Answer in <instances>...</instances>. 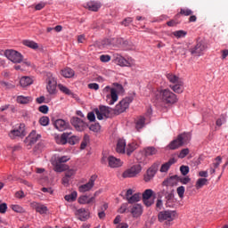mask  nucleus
I'll return each instance as SVG.
<instances>
[{"label": "nucleus", "mask_w": 228, "mask_h": 228, "mask_svg": "<svg viewBox=\"0 0 228 228\" xmlns=\"http://www.w3.org/2000/svg\"><path fill=\"white\" fill-rule=\"evenodd\" d=\"M61 76H63V77L70 78V77H74L75 72H74V69L70 68H66L61 70Z\"/></svg>", "instance_id": "nucleus-29"}, {"label": "nucleus", "mask_w": 228, "mask_h": 228, "mask_svg": "<svg viewBox=\"0 0 228 228\" xmlns=\"http://www.w3.org/2000/svg\"><path fill=\"white\" fill-rule=\"evenodd\" d=\"M89 129L90 131H94V133H99V131H101V125H99V123H95L91 125Z\"/></svg>", "instance_id": "nucleus-50"}, {"label": "nucleus", "mask_w": 228, "mask_h": 228, "mask_svg": "<svg viewBox=\"0 0 228 228\" xmlns=\"http://www.w3.org/2000/svg\"><path fill=\"white\" fill-rule=\"evenodd\" d=\"M180 172L183 175H188V174L190 173V167H188V166H182L180 167Z\"/></svg>", "instance_id": "nucleus-52"}, {"label": "nucleus", "mask_w": 228, "mask_h": 228, "mask_svg": "<svg viewBox=\"0 0 228 228\" xmlns=\"http://www.w3.org/2000/svg\"><path fill=\"white\" fill-rule=\"evenodd\" d=\"M76 216L81 222H86L90 218V211L86 208H79L76 211Z\"/></svg>", "instance_id": "nucleus-16"}, {"label": "nucleus", "mask_w": 228, "mask_h": 228, "mask_svg": "<svg viewBox=\"0 0 228 228\" xmlns=\"http://www.w3.org/2000/svg\"><path fill=\"white\" fill-rule=\"evenodd\" d=\"M46 84L47 92L51 94H56V86L58 85V82L53 73L46 74Z\"/></svg>", "instance_id": "nucleus-4"}, {"label": "nucleus", "mask_w": 228, "mask_h": 228, "mask_svg": "<svg viewBox=\"0 0 228 228\" xmlns=\"http://www.w3.org/2000/svg\"><path fill=\"white\" fill-rule=\"evenodd\" d=\"M31 208L39 213L40 215H45L48 211L47 207L45 205H42L38 202H32Z\"/></svg>", "instance_id": "nucleus-18"}, {"label": "nucleus", "mask_w": 228, "mask_h": 228, "mask_svg": "<svg viewBox=\"0 0 228 228\" xmlns=\"http://www.w3.org/2000/svg\"><path fill=\"white\" fill-rule=\"evenodd\" d=\"M142 199L141 193H134L130 198L126 199L128 204H134L135 202H140V200Z\"/></svg>", "instance_id": "nucleus-33"}, {"label": "nucleus", "mask_w": 228, "mask_h": 228, "mask_svg": "<svg viewBox=\"0 0 228 228\" xmlns=\"http://www.w3.org/2000/svg\"><path fill=\"white\" fill-rule=\"evenodd\" d=\"M166 77H167V79H168L169 82L172 83L173 85H175V83H179L180 81L183 80V79L179 78V77L174 75L173 73H167V74H166Z\"/></svg>", "instance_id": "nucleus-30"}, {"label": "nucleus", "mask_w": 228, "mask_h": 228, "mask_svg": "<svg viewBox=\"0 0 228 228\" xmlns=\"http://www.w3.org/2000/svg\"><path fill=\"white\" fill-rule=\"evenodd\" d=\"M175 216V212H172L170 210L161 211L158 215L159 222H165V220H167V222H172Z\"/></svg>", "instance_id": "nucleus-13"}, {"label": "nucleus", "mask_w": 228, "mask_h": 228, "mask_svg": "<svg viewBox=\"0 0 228 228\" xmlns=\"http://www.w3.org/2000/svg\"><path fill=\"white\" fill-rule=\"evenodd\" d=\"M154 195V191L151 189H146L142 192V202L147 208H151L152 204H154V200H151V197Z\"/></svg>", "instance_id": "nucleus-12"}, {"label": "nucleus", "mask_w": 228, "mask_h": 228, "mask_svg": "<svg viewBox=\"0 0 228 228\" xmlns=\"http://www.w3.org/2000/svg\"><path fill=\"white\" fill-rule=\"evenodd\" d=\"M16 101L19 104H29V102H33V98L29 96L20 95L17 97Z\"/></svg>", "instance_id": "nucleus-27"}, {"label": "nucleus", "mask_w": 228, "mask_h": 228, "mask_svg": "<svg viewBox=\"0 0 228 228\" xmlns=\"http://www.w3.org/2000/svg\"><path fill=\"white\" fill-rule=\"evenodd\" d=\"M127 206H128L127 203L122 204L118 209V213H120V214L126 213V211H127Z\"/></svg>", "instance_id": "nucleus-63"}, {"label": "nucleus", "mask_w": 228, "mask_h": 228, "mask_svg": "<svg viewBox=\"0 0 228 228\" xmlns=\"http://www.w3.org/2000/svg\"><path fill=\"white\" fill-rule=\"evenodd\" d=\"M169 88H171V90H173L175 94H183V92H184V82H183V80H180L175 85L169 86Z\"/></svg>", "instance_id": "nucleus-21"}, {"label": "nucleus", "mask_w": 228, "mask_h": 228, "mask_svg": "<svg viewBox=\"0 0 228 228\" xmlns=\"http://www.w3.org/2000/svg\"><path fill=\"white\" fill-rule=\"evenodd\" d=\"M69 122H66L63 119H57L54 122V127L58 130V131H65L67 129H69Z\"/></svg>", "instance_id": "nucleus-20"}, {"label": "nucleus", "mask_w": 228, "mask_h": 228, "mask_svg": "<svg viewBox=\"0 0 228 228\" xmlns=\"http://www.w3.org/2000/svg\"><path fill=\"white\" fill-rule=\"evenodd\" d=\"M68 167L65 164H61L60 162H55L54 170L55 172H64L67 170Z\"/></svg>", "instance_id": "nucleus-36"}, {"label": "nucleus", "mask_w": 228, "mask_h": 228, "mask_svg": "<svg viewBox=\"0 0 228 228\" xmlns=\"http://www.w3.org/2000/svg\"><path fill=\"white\" fill-rule=\"evenodd\" d=\"M176 191H177L178 197H180V199H183V197H184V191H185L184 186L178 187L176 189Z\"/></svg>", "instance_id": "nucleus-56"}, {"label": "nucleus", "mask_w": 228, "mask_h": 228, "mask_svg": "<svg viewBox=\"0 0 228 228\" xmlns=\"http://www.w3.org/2000/svg\"><path fill=\"white\" fill-rule=\"evenodd\" d=\"M169 191H174V188L170 186H164V188L161 191V194L167 195Z\"/></svg>", "instance_id": "nucleus-59"}, {"label": "nucleus", "mask_w": 228, "mask_h": 228, "mask_svg": "<svg viewBox=\"0 0 228 228\" xmlns=\"http://www.w3.org/2000/svg\"><path fill=\"white\" fill-rule=\"evenodd\" d=\"M190 154V150L188 148L183 149L179 155L178 158H180L181 159H183V158H186L187 155Z\"/></svg>", "instance_id": "nucleus-49"}, {"label": "nucleus", "mask_w": 228, "mask_h": 228, "mask_svg": "<svg viewBox=\"0 0 228 228\" xmlns=\"http://www.w3.org/2000/svg\"><path fill=\"white\" fill-rule=\"evenodd\" d=\"M65 175L70 179L76 175V169H69L65 172Z\"/></svg>", "instance_id": "nucleus-60"}, {"label": "nucleus", "mask_w": 228, "mask_h": 228, "mask_svg": "<svg viewBox=\"0 0 228 228\" xmlns=\"http://www.w3.org/2000/svg\"><path fill=\"white\" fill-rule=\"evenodd\" d=\"M138 149V144L136 142H130L126 146V154L127 156H131L134 151Z\"/></svg>", "instance_id": "nucleus-32"}, {"label": "nucleus", "mask_w": 228, "mask_h": 228, "mask_svg": "<svg viewBox=\"0 0 228 228\" xmlns=\"http://www.w3.org/2000/svg\"><path fill=\"white\" fill-rule=\"evenodd\" d=\"M161 208H163V200H161V195L159 194V199L157 200L156 203V208L161 209Z\"/></svg>", "instance_id": "nucleus-62"}, {"label": "nucleus", "mask_w": 228, "mask_h": 228, "mask_svg": "<svg viewBox=\"0 0 228 228\" xmlns=\"http://www.w3.org/2000/svg\"><path fill=\"white\" fill-rule=\"evenodd\" d=\"M95 179H97V176H91L87 183L82 184L78 187V191H80V193L90 191V190H92L95 184Z\"/></svg>", "instance_id": "nucleus-14"}, {"label": "nucleus", "mask_w": 228, "mask_h": 228, "mask_svg": "<svg viewBox=\"0 0 228 228\" xmlns=\"http://www.w3.org/2000/svg\"><path fill=\"white\" fill-rule=\"evenodd\" d=\"M129 104H131V98H125L120 101L114 109L115 115H120V113H124V111L129 108Z\"/></svg>", "instance_id": "nucleus-6"}, {"label": "nucleus", "mask_w": 228, "mask_h": 228, "mask_svg": "<svg viewBox=\"0 0 228 228\" xmlns=\"http://www.w3.org/2000/svg\"><path fill=\"white\" fill-rule=\"evenodd\" d=\"M206 49H208L206 43H204V41H200L197 43L195 47H193L191 50V53L194 56H202V54H204V51H206Z\"/></svg>", "instance_id": "nucleus-11"}, {"label": "nucleus", "mask_w": 228, "mask_h": 228, "mask_svg": "<svg viewBox=\"0 0 228 228\" xmlns=\"http://www.w3.org/2000/svg\"><path fill=\"white\" fill-rule=\"evenodd\" d=\"M57 86L62 94H65V95H72V91H70V89H69L67 86H63L62 84H59Z\"/></svg>", "instance_id": "nucleus-37"}, {"label": "nucleus", "mask_w": 228, "mask_h": 228, "mask_svg": "<svg viewBox=\"0 0 228 228\" xmlns=\"http://www.w3.org/2000/svg\"><path fill=\"white\" fill-rule=\"evenodd\" d=\"M90 138L88 137V135H85L84 136V140L83 142H81V145H80V149H86V145H88V142H89Z\"/></svg>", "instance_id": "nucleus-55"}, {"label": "nucleus", "mask_w": 228, "mask_h": 228, "mask_svg": "<svg viewBox=\"0 0 228 228\" xmlns=\"http://www.w3.org/2000/svg\"><path fill=\"white\" fill-rule=\"evenodd\" d=\"M69 136H70V134L69 133H63L61 137L56 139L57 143L60 145H65L68 142Z\"/></svg>", "instance_id": "nucleus-28"}, {"label": "nucleus", "mask_w": 228, "mask_h": 228, "mask_svg": "<svg viewBox=\"0 0 228 228\" xmlns=\"http://www.w3.org/2000/svg\"><path fill=\"white\" fill-rule=\"evenodd\" d=\"M208 184V179L207 178H200L196 182V189L200 190L203 186H206Z\"/></svg>", "instance_id": "nucleus-35"}, {"label": "nucleus", "mask_w": 228, "mask_h": 228, "mask_svg": "<svg viewBox=\"0 0 228 228\" xmlns=\"http://www.w3.org/2000/svg\"><path fill=\"white\" fill-rule=\"evenodd\" d=\"M225 122H227V118L224 115H221L220 118L216 120V125L217 127H222Z\"/></svg>", "instance_id": "nucleus-41"}, {"label": "nucleus", "mask_w": 228, "mask_h": 228, "mask_svg": "<svg viewBox=\"0 0 228 228\" xmlns=\"http://www.w3.org/2000/svg\"><path fill=\"white\" fill-rule=\"evenodd\" d=\"M4 54L12 63H20L22 61V54L15 50H6Z\"/></svg>", "instance_id": "nucleus-5"}, {"label": "nucleus", "mask_w": 228, "mask_h": 228, "mask_svg": "<svg viewBox=\"0 0 228 228\" xmlns=\"http://www.w3.org/2000/svg\"><path fill=\"white\" fill-rule=\"evenodd\" d=\"M178 179H179V176L177 175L170 176L167 180L163 181L162 185L174 188V186H175V184H177Z\"/></svg>", "instance_id": "nucleus-22"}, {"label": "nucleus", "mask_w": 228, "mask_h": 228, "mask_svg": "<svg viewBox=\"0 0 228 228\" xmlns=\"http://www.w3.org/2000/svg\"><path fill=\"white\" fill-rule=\"evenodd\" d=\"M179 15H184L185 17H190V15H193V11H191V9H181Z\"/></svg>", "instance_id": "nucleus-43"}, {"label": "nucleus", "mask_w": 228, "mask_h": 228, "mask_svg": "<svg viewBox=\"0 0 228 228\" xmlns=\"http://www.w3.org/2000/svg\"><path fill=\"white\" fill-rule=\"evenodd\" d=\"M173 35L176 38H183V37H186L187 32L184 30H176V31L173 32Z\"/></svg>", "instance_id": "nucleus-45"}, {"label": "nucleus", "mask_w": 228, "mask_h": 228, "mask_svg": "<svg viewBox=\"0 0 228 228\" xmlns=\"http://www.w3.org/2000/svg\"><path fill=\"white\" fill-rule=\"evenodd\" d=\"M158 172V168L154 166L151 167L146 174L144 175V181L145 183H151L152 179H154V175H156V173Z\"/></svg>", "instance_id": "nucleus-17"}, {"label": "nucleus", "mask_w": 228, "mask_h": 228, "mask_svg": "<svg viewBox=\"0 0 228 228\" xmlns=\"http://www.w3.org/2000/svg\"><path fill=\"white\" fill-rule=\"evenodd\" d=\"M23 45L30 47V49H38V44L34 41L25 40L23 41Z\"/></svg>", "instance_id": "nucleus-40"}, {"label": "nucleus", "mask_w": 228, "mask_h": 228, "mask_svg": "<svg viewBox=\"0 0 228 228\" xmlns=\"http://www.w3.org/2000/svg\"><path fill=\"white\" fill-rule=\"evenodd\" d=\"M102 94L104 97H106V101L108 104L110 106L115 104L118 101V94H117V89L107 86L102 90Z\"/></svg>", "instance_id": "nucleus-3"}, {"label": "nucleus", "mask_w": 228, "mask_h": 228, "mask_svg": "<svg viewBox=\"0 0 228 228\" xmlns=\"http://www.w3.org/2000/svg\"><path fill=\"white\" fill-rule=\"evenodd\" d=\"M10 138L14 140V138L26 136V125L20 124L18 127L14 128L9 133Z\"/></svg>", "instance_id": "nucleus-8"}, {"label": "nucleus", "mask_w": 228, "mask_h": 228, "mask_svg": "<svg viewBox=\"0 0 228 228\" xmlns=\"http://www.w3.org/2000/svg\"><path fill=\"white\" fill-rule=\"evenodd\" d=\"M68 143H69V145H76V143H79V137L76 135L68 137Z\"/></svg>", "instance_id": "nucleus-42"}, {"label": "nucleus", "mask_w": 228, "mask_h": 228, "mask_svg": "<svg viewBox=\"0 0 228 228\" xmlns=\"http://www.w3.org/2000/svg\"><path fill=\"white\" fill-rule=\"evenodd\" d=\"M131 22H133V18H126V19L121 22V24H122L123 26L127 27V26H129V25L131 24Z\"/></svg>", "instance_id": "nucleus-64"}, {"label": "nucleus", "mask_w": 228, "mask_h": 228, "mask_svg": "<svg viewBox=\"0 0 228 228\" xmlns=\"http://www.w3.org/2000/svg\"><path fill=\"white\" fill-rule=\"evenodd\" d=\"M69 159H70V158H69L68 156L58 157L56 159V162L63 164V163H67Z\"/></svg>", "instance_id": "nucleus-54"}, {"label": "nucleus", "mask_w": 228, "mask_h": 228, "mask_svg": "<svg viewBox=\"0 0 228 228\" xmlns=\"http://www.w3.org/2000/svg\"><path fill=\"white\" fill-rule=\"evenodd\" d=\"M142 172V166L141 165H134L132 167L126 169L123 174L122 177L124 179H127L129 177H136L138 174Z\"/></svg>", "instance_id": "nucleus-7"}, {"label": "nucleus", "mask_w": 228, "mask_h": 228, "mask_svg": "<svg viewBox=\"0 0 228 228\" xmlns=\"http://www.w3.org/2000/svg\"><path fill=\"white\" fill-rule=\"evenodd\" d=\"M191 140V133H183L180 134L176 139L172 141L168 147L171 151H175V149H179V147H183V145H186Z\"/></svg>", "instance_id": "nucleus-2"}, {"label": "nucleus", "mask_w": 228, "mask_h": 228, "mask_svg": "<svg viewBox=\"0 0 228 228\" xmlns=\"http://www.w3.org/2000/svg\"><path fill=\"white\" fill-rule=\"evenodd\" d=\"M11 208L12 211H14L15 213H26V210L24 209V208H22L20 205H12Z\"/></svg>", "instance_id": "nucleus-44"}, {"label": "nucleus", "mask_w": 228, "mask_h": 228, "mask_svg": "<svg viewBox=\"0 0 228 228\" xmlns=\"http://www.w3.org/2000/svg\"><path fill=\"white\" fill-rule=\"evenodd\" d=\"M99 110L103 114L104 117H110V108L106 106H100Z\"/></svg>", "instance_id": "nucleus-46"}, {"label": "nucleus", "mask_w": 228, "mask_h": 228, "mask_svg": "<svg viewBox=\"0 0 228 228\" xmlns=\"http://www.w3.org/2000/svg\"><path fill=\"white\" fill-rule=\"evenodd\" d=\"M222 163V157L218 156L216 158L215 162L213 163L214 168H218Z\"/></svg>", "instance_id": "nucleus-57"}, {"label": "nucleus", "mask_w": 228, "mask_h": 228, "mask_svg": "<svg viewBox=\"0 0 228 228\" xmlns=\"http://www.w3.org/2000/svg\"><path fill=\"white\" fill-rule=\"evenodd\" d=\"M41 137L42 136L40 134H37V131H32L28 136L27 140L29 142L30 145H33V143H37L38 139Z\"/></svg>", "instance_id": "nucleus-25"}, {"label": "nucleus", "mask_w": 228, "mask_h": 228, "mask_svg": "<svg viewBox=\"0 0 228 228\" xmlns=\"http://www.w3.org/2000/svg\"><path fill=\"white\" fill-rule=\"evenodd\" d=\"M130 213L134 218H137V216H141L142 213H143V208L142 205L134 204L130 208Z\"/></svg>", "instance_id": "nucleus-19"}, {"label": "nucleus", "mask_w": 228, "mask_h": 228, "mask_svg": "<svg viewBox=\"0 0 228 228\" xmlns=\"http://www.w3.org/2000/svg\"><path fill=\"white\" fill-rule=\"evenodd\" d=\"M178 181L180 183H182V184H188V183H190V181H191V179H190V177H188V176H185V177L178 176Z\"/></svg>", "instance_id": "nucleus-58"}, {"label": "nucleus", "mask_w": 228, "mask_h": 228, "mask_svg": "<svg viewBox=\"0 0 228 228\" xmlns=\"http://www.w3.org/2000/svg\"><path fill=\"white\" fill-rule=\"evenodd\" d=\"M116 61L118 65H119L120 67H134V60L131 58L128 60H126V58H124L123 56L117 55Z\"/></svg>", "instance_id": "nucleus-15"}, {"label": "nucleus", "mask_w": 228, "mask_h": 228, "mask_svg": "<svg viewBox=\"0 0 228 228\" xmlns=\"http://www.w3.org/2000/svg\"><path fill=\"white\" fill-rule=\"evenodd\" d=\"M20 85L23 87L29 86V85H33V79L29 77H23L20 80Z\"/></svg>", "instance_id": "nucleus-31"}, {"label": "nucleus", "mask_w": 228, "mask_h": 228, "mask_svg": "<svg viewBox=\"0 0 228 228\" xmlns=\"http://www.w3.org/2000/svg\"><path fill=\"white\" fill-rule=\"evenodd\" d=\"M155 98L157 101H159L167 106H172V104H175L177 101H179L177 95L170 91V89H161L158 91L155 94Z\"/></svg>", "instance_id": "nucleus-1"}, {"label": "nucleus", "mask_w": 228, "mask_h": 228, "mask_svg": "<svg viewBox=\"0 0 228 228\" xmlns=\"http://www.w3.org/2000/svg\"><path fill=\"white\" fill-rule=\"evenodd\" d=\"M106 159L110 168H118V167H122V160H120V159H117L114 156H109L108 158L103 157L102 159V163H106Z\"/></svg>", "instance_id": "nucleus-10"}, {"label": "nucleus", "mask_w": 228, "mask_h": 228, "mask_svg": "<svg viewBox=\"0 0 228 228\" xmlns=\"http://www.w3.org/2000/svg\"><path fill=\"white\" fill-rule=\"evenodd\" d=\"M49 117H47V116H43L42 118H40V119H39V124L41 125V126H49Z\"/></svg>", "instance_id": "nucleus-47"}, {"label": "nucleus", "mask_w": 228, "mask_h": 228, "mask_svg": "<svg viewBox=\"0 0 228 228\" xmlns=\"http://www.w3.org/2000/svg\"><path fill=\"white\" fill-rule=\"evenodd\" d=\"M65 200H67V202H74V200H76V199H77V191H73L69 195H66L64 197Z\"/></svg>", "instance_id": "nucleus-39"}, {"label": "nucleus", "mask_w": 228, "mask_h": 228, "mask_svg": "<svg viewBox=\"0 0 228 228\" xmlns=\"http://www.w3.org/2000/svg\"><path fill=\"white\" fill-rule=\"evenodd\" d=\"M145 156H154L158 154V150L154 147H147L144 149Z\"/></svg>", "instance_id": "nucleus-38"}, {"label": "nucleus", "mask_w": 228, "mask_h": 228, "mask_svg": "<svg viewBox=\"0 0 228 228\" xmlns=\"http://www.w3.org/2000/svg\"><path fill=\"white\" fill-rule=\"evenodd\" d=\"M38 111H40V113H44V115H47L49 113V107L47 105H41L38 108Z\"/></svg>", "instance_id": "nucleus-51"}, {"label": "nucleus", "mask_w": 228, "mask_h": 228, "mask_svg": "<svg viewBox=\"0 0 228 228\" xmlns=\"http://www.w3.org/2000/svg\"><path fill=\"white\" fill-rule=\"evenodd\" d=\"M70 122H71V126L75 127L76 131H79V132L85 131L86 128L88 127V125L77 117H73Z\"/></svg>", "instance_id": "nucleus-9"}, {"label": "nucleus", "mask_w": 228, "mask_h": 228, "mask_svg": "<svg viewBox=\"0 0 228 228\" xmlns=\"http://www.w3.org/2000/svg\"><path fill=\"white\" fill-rule=\"evenodd\" d=\"M0 85L3 88H5V89H10V88L15 87V86H13L12 84L7 83L5 81H0Z\"/></svg>", "instance_id": "nucleus-53"}, {"label": "nucleus", "mask_w": 228, "mask_h": 228, "mask_svg": "<svg viewBox=\"0 0 228 228\" xmlns=\"http://www.w3.org/2000/svg\"><path fill=\"white\" fill-rule=\"evenodd\" d=\"M175 163V159L172 158L167 162L164 163L160 167V172H168L170 170L171 165Z\"/></svg>", "instance_id": "nucleus-26"}, {"label": "nucleus", "mask_w": 228, "mask_h": 228, "mask_svg": "<svg viewBox=\"0 0 228 228\" xmlns=\"http://www.w3.org/2000/svg\"><path fill=\"white\" fill-rule=\"evenodd\" d=\"M116 152L118 154H124L126 152V140L119 139L116 146Z\"/></svg>", "instance_id": "nucleus-24"}, {"label": "nucleus", "mask_w": 228, "mask_h": 228, "mask_svg": "<svg viewBox=\"0 0 228 228\" xmlns=\"http://www.w3.org/2000/svg\"><path fill=\"white\" fill-rule=\"evenodd\" d=\"M86 8L90 12H97L101 8V5L95 2H89L86 4Z\"/></svg>", "instance_id": "nucleus-34"}, {"label": "nucleus", "mask_w": 228, "mask_h": 228, "mask_svg": "<svg viewBox=\"0 0 228 228\" xmlns=\"http://www.w3.org/2000/svg\"><path fill=\"white\" fill-rule=\"evenodd\" d=\"M95 197H97V192L94 193V196L89 198L87 195L81 196L78 199L79 204H92V202H95Z\"/></svg>", "instance_id": "nucleus-23"}, {"label": "nucleus", "mask_w": 228, "mask_h": 228, "mask_svg": "<svg viewBox=\"0 0 228 228\" xmlns=\"http://www.w3.org/2000/svg\"><path fill=\"white\" fill-rule=\"evenodd\" d=\"M145 126V118L144 117H140L139 119L136 122V128L137 129H142Z\"/></svg>", "instance_id": "nucleus-48"}, {"label": "nucleus", "mask_w": 228, "mask_h": 228, "mask_svg": "<svg viewBox=\"0 0 228 228\" xmlns=\"http://www.w3.org/2000/svg\"><path fill=\"white\" fill-rule=\"evenodd\" d=\"M94 113L98 120H102V118H104V114L99 109H95Z\"/></svg>", "instance_id": "nucleus-61"}]
</instances>
